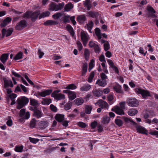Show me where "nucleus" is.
Wrapping results in <instances>:
<instances>
[{
    "instance_id": "nucleus-1",
    "label": "nucleus",
    "mask_w": 158,
    "mask_h": 158,
    "mask_svg": "<svg viewBox=\"0 0 158 158\" xmlns=\"http://www.w3.org/2000/svg\"><path fill=\"white\" fill-rule=\"evenodd\" d=\"M29 100L25 97H20L17 100V108L20 109L25 106L28 103Z\"/></svg>"
},
{
    "instance_id": "nucleus-2",
    "label": "nucleus",
    "mask_w": 158,
    "mask_h": 158,
    "mask_svg": "<svg viewBox=\"0 0 158 158\" xmlns=\"http://www.w3.org/2000/svg\"><path fill=\"white\" fill-rule=\"evenodd\" d=\"M64 6V2L57 4L53 2H52L49 5V10L52 11H57L61 10L63 8Z\"/></svg>"
},
{
    "instance_id": "nucleus-3",
    "label": "nucleus",
    "mask_w": 158,
    "mask_h": 158,
    "mask_svg": "<svg viewBox=\"0 0 158 158\" xmlns=\"http://www.w3.org/2000/svg\"><path fill=\"white\" fill-rule=\"evenodd\" d=\"M30 110L33 111V116L37 118H40L43 115L41 110L38 109L37 107H30Z\"/></svg>"
},
{
    "instance_id": "nucleus-4",
    "label": "nucleus",
    "mask_w": 158,
    "mask_h": 158,
    "mask_svg": "<svg viewBox=\"0 0 158 158\" xmlns=\"http://www.w3.org/2000/svg\"><path fill=\"white\" fill-rule=\"evenodd\" d=\"M127 102L128 106L132 107H137L139 104L138 100L134 98H128Z\"/></svg>"
},
{
    "instance_id": "nucleus-5",
    "label": "nucleus",
    "mask_w": 158,
    "mask_h": 158,
    "mask_svg": "<svg viewBox=\"0 0 158 158\" xmlns=\"http://www.w3.org/2000/svg\"><path fill=\"white\" fill-rule=\"evenodd\" d=\"M60 92V90H56L54 91L52 94V96L54 97L58 100H61L65 99V95L62 94H58Z\"/></svg>"
},
{
    "instance_id": "nucleus-6",
    "label": "nucleus",
    "mask_w": 158,
    "mask_h": 158,
    "mask_svg": "<svg viewBox=\"0 0 158 158\" xmlns=\"http://www.w3.org/2000/svg\"><path fill=\"white\" fill-rule=\"evenodd\" d=\"M136 91L138 93L141 94L144 98L146 99L147 97L151 96L150 92L148 90L137 88L136 89Z\"/></svg>"
},
{
    "instance_id": "nucleus-7",
    "label": "nucleus",
    "mask_w": 158,
    "mask_h": 158,
    "mask_svg": "<svg viewBox=\"0 0 158 158\" xmlns=\"http://www.w3.org/2000/svg\"><path fill=\"white\" fill-rule=\"evenodd\" d=\"M27 25V23L26 21L24 20H22L17 23L15 28L16 30H21L26 27Z\"/></svg>"
},
{
    "instance_id": "nucleus-8",
    "label": "nucleus",
    "mask_w": 158,
    "mask_h": 158,
    "mask_svg": "<svg viewBox=\"0 0 158 158\" xmlns=\"http://www.w3.org/2000/svg\"><path fill=\"white\" fill-rule=\"evenodd\" d=\"M81 40L83 42L84 46H85L89 39V37L87 33L84 31L81 33Z\"/></svg>"
},
{
    "instance_id": "nucleus-9",
    "label": "nucleus",
    "mask_w": 158,
    "mask_h": 158,
    "mask_svg": "<svg viewBox=\"0 0 158 158\" xmlns=\"http://www.w3.org/2000/svg\"><path fill=\"white\" fill-rule=\"evenodd\" d=\"M19 116L21 117H23L25 119H28L30 117V113L28 111L26 113V109L23 108L20 110Z\"/></svg>"
},
{
    "instance_id": "nucleus-10",
    "label": "nucleus",
    "mask_w": 158,
    "mask_h": 158,
    "mask_svg": "<svg viewBox=\"0 0 158 158\" xmlns=\"http://www.w3.org/2000/svg\"><path fill=\"white\" fill-rule=\"evenodd\" d=\"M111 111L115 112L117 114L122 115L124 114V111L123 109L118 106H115L111 109Z\"/></svg>"
},
{
    "instance_id": "nucleus-11",
    "label": "nucleus",
    "mask_w": 158,
    "mask_h": 158,
    "mask_svg": "<svg viewBox=\"0 0 158 158\" xmlns=\"http://www.w3.org/2000/svg\"><path fill=\"white\" fill-rule=\"evenodd\" d=\"M13 31V28H10L6 30L5 29L3 28L2 30V38H3L6 35V37L10 36Z\"/></svg>"
},
{
    "instance_id": "nucleus-12",
    "label": "nucleus",
    "mask_w": 158,
    "mask_h": 158,
    "mask_svg": "<svg viewBox=\"0 0 158 158\" xmlns=\"http://www.w3.org/2000/svg\"><path fill=\"white\" fill-rule=\"evenodd\" d=\"M136 129L138 132L141 134L148 135V130L142 126H137L136 127Z\"/></svg>"
},
{
    "instance_id": "nucleus-13",
    "label": "nucleus",
    "mask_w": 158,
    "mask_h": 158,
    "mask_svg": "<svg viewBox=\"0 0 158 158\" xmlns=\"http://www.w3.org/2000/svg\"><path fill=\"white\" fill-rule=\"evenodd\" d=\"M3 79L4 82V87L5 88L9 86L11 87H13V85L11 80H7L6 77H3Z\"/></svg>"
},
{
    "instance_id": "nucleus-14",
    "label": "nucleus",
    "mask_w": 158,
    "mask_h": 158,
    "mask_svg": "<svg viewBox=\"0 0 158 158\" xmlns=\"http://www.w3.org/2000/svg\"><path fill=\"white\" fill-rule=\"evenodd\" d=\"M96 104L102 108H106L108 106V103L106 102L101 99L98 100L97 102L95 103V104Z\"/></svg>"
},
{
    "instance_id": "nucleus-15",
    "label": "nucleus",
    "mask_w": 158,
    "mask_h": 158,
    "mask_svg": "<svg viewBox=\"0 0 158 158\" xmlns=\"http://www.w3.org/2000/svg\"><path fill=\"white\" fill-rule=\"evenodd\" d=\"M40 12L38 10L33 12L30 15V18L33 22H34L37 18L38 16L40 15Z\"/></svg>"
},
{
    "instance_id": "nucleus-16",
    "label": "nucleus",
    "mask_w": 158,
    "mask_h": 158,
    "mask_svg": "<svg viewBox=\"0 0 158 158\" xmlns=\"http://www.w3.org/2000/svg\"><path fill=\"white\" fill-rule=\"evenodd\" d=\"M108 81L102 79H98L96 81V84H98L99 86L102 87H105L107 84Z\"/></svg>"
},
{
    "instance_id": "nucleus-17",
    "label": "nucleus",
    "mask_w": 158,
    "mask_h": 158,
    "mask_svg": "<svg viewBox=\"0 0 158 158\" xmlns=\"http://www.w3.org/2000/svg\"><path fill=\"white\" fill-rule=\"evenodd\" d=\"M52 92V89H47L41 92H39L38 94L42 97H44L50 95Z\"/></svg>"
},
{
    "instance_id": "nucleus-18",
    "label": "nucleus",
    "mask_w": 158,
    "mask_h": 158,
    "mask_svg": "<svg viewBox=\"0 0 158 158\" xmlns=\"http://www.w3.org/2000/svg\"><path fill=\"white\" fill-rule=\"evenodd\" d=\"M86 20V17L84 15H81L78 16L77 18V22L81 24L83 23Z\"/></svg>"
},
{
    "instance_id": "nucleus-19",
    "label": "nucleus",
    "mask_w": 158,
    "mask_h": 158,
    "mask_svg": "<svg viewBox=\"0 0 158 158\" xmlns=\"http://www.w3.org/2000/svg\"><path fill=\"white\" fill-rule=\"evenodd\" d=\"M91 88V86L89 84H84L80 88V90L81 92H86L89 90Z\"/></svg>"
},
{
    "instance_id": "nucleus-20",
    "label": "nucleus",
    "mask_w": 158,
    "mask_h": 158,
    "mask_svg": "<svg viewBox=\"0 0 158 158\" xmlns=\"http://www.w3.org/2000/svg\"><path fill=\"white\" fill-rule=\"evenodd\" d=\"M12 19L10 17H7L4 19L1 23L0 26L2 27H5L8 23L11 21Z\"/></svg>"
},
{
    "instance_id": "nucleus-21",
    "label": "nucleus",
    "mask_w": 158,
    "mask_h": 158,
    "mask_svg": "<svg viewBox=\"0 0 158 158\" xmlns=\"http://www.w3.org/2000/svg\"><path fill=\"white\" fill-rule=\"evenodd\" d=\"M94 23L92 21H89L88 23L86 24L85 27L88 30L89 32L91 33L93 27Z\"/></svg>"
},
{
    "instance_id": "nucleus-22",
    "label": "nucleus",
    "mask_w": 158,
    "mask_h": 158,
    "mask_svg": "<svg viewBox=\"0 0 158 158\" xmlns=\"http://www.w3.org/2000/svg\"><path fill=\"white\" fill-rule=\"evenodd\" d=\"M55 118L59 122H61L64 119V114H57L55 117Z\"/></svg>"
},
{
    "instance_id": "nucleus-23",
    "label": "nucleus",
    "mask_w": 158,
    "mask_h": 158,
    "mask_svg": "<svg viewBox=\"0 0 158 158\" xmlns=\"http://www.w3.org/2000/svg\"><path fill=\"white\" fill-rule=\"evenodd\" d=\"M9 53H5L2 55L0 57V60L4 64L8 59Z\"/></svg>"
},
{
    "instance_id": "nucleus-24",
    "label": "nucleus",
    "mask_w": 158,
    "mask_h": 158,
    "mask_svg": "<svg viewBox=\"0 0 158 158\" xmlns=\"http://www.w3.org/2000/svg\"><path fill=\"white\" fill-rule=\"evenodd\" d=\"M75 104L77 106L82 105L84 102V99L81 98H76L74 101Z\"/></svg>"
},
{
    "instance_id": "nucleus-25",
    "label": "nucleus",
    "mask_w": 158,
    "mask_h": 158,
    "mask_svg": "<svg viewBox=\"0 0 158 158\" xmlns=\"http://www.w3.org/2000/svg\"><path fill=\"white\" fill-rule=\"evenodd\" d=\"M39 126L40 129H43L48 126V123L44 121H41L39 122Z\"/></svg>"
},
{
    "instance_id": "nucleus-26",
    "label": "nucleus",
    "mask_w": 158,
    "mask_h": 158,
    "mask_svg": "<svg viewBox=\"0 0 158 158\" xmlns=\"http://www.w3.org/2000/svg\"><path fill=\"white\" fill-rule=\"evenodd\" d=\"M58 23L57 21H53L52 20H48L44 23V25L45 26L56 25L58 24Z\"/></svg>"
},
{
    "instance_id": "nucleus-27",
    "label": "nucleus",
    "mask_w": 158,
    "mask_h": 158,
    "mask_svg": "<svg viewBox=\"0 0 158 158\" xmlns=\"http://www.w3.org/2000/svg\"><path fill=\"white\" fill-rule=\"evenodd\" d=\"M84 5L88 10H89L91 7V2L90 0H86L84 2Z\"/></svg>"
},
{
    "instance_id": "nucleus-28",
    "label": "nucleus",
    "mask_w": 158,
    "mask_h": 158,
    "mask_svg": "<svg viewBox=\"0 0 158 158\" xmlns=\"http://www.w3.org/2000/svg\"><path fill=\"white\" fill-rule=\"evenodd\" d=\"M137 110L133 108L130 109L127 112L128 114L131 116H134L137 114Z\"/></svg>"
},
{
    "instance_id": "nucleus-29",
    "label": "nucleus",
    "mask_w": 158,
    "mask_h": 158,
    "mask_svg": "<svg viewBox=\"0 0 158 158\" xmlns=\"http://www.w3.org/2000/svg\"><path fill=\"white\" fill-rule=\"evenodd\" d=\"M89 15L93 18H96L99 15V14L97 12L90 11L88 12Z\"/></svg>"
},
{
    "instance_id": "nucleus-30",
    "label": "nucleus",
    "mask_w": 158,
    "mask_h": 158,
    "mask_svg": "<svg viewBox=\"0 0 158 158\" xmlns=\"http://www.w3.org/2000/svg\"><path fill=\"white\" fill-rule=\"evenodd\" d=\"M92 106L90 105H86L85 107V113L88 114H90L92 110Z\"/></svg>"
},
{
    "instance_id": "nucleus-31",
    "label": "nucleus",
    "mask_w": 158,
    "mask_h": 158,
    "mask_svg": "<svg viewBox=\"0 0 158 158\" xmlns=\"http://www.w3.org/2000/svg\"><path fill=\"white\" fill-rule=\"evenodd\" d=\"M144 122L147 123L151 124L152 123H158V119L156 118H154L152 121L149 119H147L144 120Z\"/></svg>"
},
{
    "instance_id": "nucleus-32",
    "label": "nucleus",
    "mask_w": 158,
    "mask_h": 158,
    "mask_svg": "<svg viewBox=\"0 0 158 158\" xmlns=\"http://www.w3.org/2000/svg\"><path fill=\"white\" fill-rule=\"evenodd\" d=\"M123 118L126 123H131L134 125L136 124V123L134 121H133L131 119L129 118L126 117H123Z\"/></svg>"
},
{
    "instance_id": "nucleus-33",
    "label": "nucleus",
    "mask_w": 158,
    "mask_h": 158,
    "mask_svg": "<svg viewBox=\"0 0 158 158\" xmlns=\"http://www.w3.org/2000/svg\"><path fill=\"white\" fill-rule=\"evenodd\" d=\"M88 64L87 63H85L83 64L82 67L83 75H85L87 72V70Z\"/></svg>"
},
{
    "instance_id": "nucleus-34",
    "label": "nucleus",
    "mask_w": 158,
    "mask_h": 158,
    "mask_svg": "<svg viewBox=\"0 0 158 158\" xmlns=\"http://www.w3.org/2000/svg\"><path fill=\"white\" fill-rule=\"evenodd\" d=\"M73 7V5L71 3H69L67 4L65 6L64 10L65 11H68L70 10Z\"/></svg>"
},
{
    "instance_id": "nucleus-35",
    "label": "nucleus",
    "mask_w": 158,
    "mask_h": 158,
    "mask_svg": "<svg viewBox=\"0 0 158 158\" xmlns=\"http://www.w3.org/2000/svg\"><path fill=\"white\" fill-rule=\"evenodd\" d=\"M23 149V145H17L14 148L15 151L18 152H22Z\"/></svg>"
},
{
    "instance_id": "nucleus-36",
    "label": "nucleus",
    "mask_w": 158,
    "mask_h": 158,
    "mask_svg": "<svg viewBox=\"0 0 158 158\" xmlns=\"http://www.w3.org/2000/svg\"><path fill=\"white\" fill-rule=\"evenodd\" d=\"M50 14V13L49 11H47L45 12H43L40 15L39 17V19H40L41 18H43L44 17H48L49 16Z\"/></svg>"
},
{
    "instance_id": "nucleus-37",
    "label": "nucleus",
    "mask_w": 158,
    "mask_h": 158,
    "mask_svg": "<svg viewBox=\"0 0 158 158\" xmlns=\"http://www.w3.org/2000/svg\"><path fill=\"white\" fill-rule=\"evenodd\" d=\"M30 105L33 106L34 107H37L39 106V104L37 100L34 99L30 98Z\"/></svg>"
},
{
    "instance_id": "nucleus-38",
    "label": "nucleus",
    "mask_w": 158,
    "mask_h": 158,
    "mask_svg": "<svg viewBox=\"0 0 158 158\" xmlns=\"http://www.w3.org/2000/svg\"><path fill=\"white\" fill-rule=\"evenodd\" d=\"M110 118L107 116H104L102 119V123L104 124L108 123L110 121Z\"/></svg>"
},
{
    "instance_id": "nucleus-39",
    "label": "nucleus",
    "mask_w": 158,
    "mask_h": 158,
    "mask_svg": "<svg viewBox=\"0 0 158 158\" xmlns=\"http://www.w3.org/2000/svg\"><path fill=\"white\" fill-rule=\"evenodd\" d=\"M114 89L117 93H121V86L118 84H116L114 87Z\"/></svg>"
},
{
    "instance_id": "nucleus-40",
    "label": "nucleus",
    "mask_w": 158,
    "mask_h": 158,
    "mask_svg": "<svg viewBox=\"0 0 158 158\" xmlns=\"http://www.w3.org/2000/svg\"><path fill=\"white\" fill-rule=\"evenodd\" d=\"M90 55V52L88 49H85L84 51V56L85 60L88 61L89 60Z\"/></svg>"
},
{
    "instance_id": "nucleus-41",
    "label": "nucleus",
    "mask_w": 158,
    "mask_h": 158,
    "mask_svg": "<svg viewBox=\"0 0 158 158\" xmlns=\"http://www.w3.org/2000/svg\"><path fill=\"white\" fill-rule=\"evenodd\" d=\"M95 34L98 37V39H101L102 35L101 34L100 29L98 28H96L95 29Z\"/></svg>"
},
{
    "instance_id": "nucleus-42",
    "label": "nucleus",
    "mask_w": 158,
    "mask_h": 158,
    "mask_svg": "<svg viewBox=\"0 0 158 158\" xmlns=\"http://www.w3.org/2000/svg\"><path fill=\"white\" fill-rule=\"evenodd\" d=\"M23 53L20 52H19L14 58L15 60H17L21 59L22 58Z\"/></svg>"
},
{
    "instance_id": "nucleus-43",
    "label": "nucleus",
    "mask_w": 158,
    "mask_h": 158,
    "mask_svg": "<svg viewBox=\"0 0 158 158\" xmlns=\"http://www.w3.org/2000/svg\"><path fill=\"white\" fill-rule=\"evenodd\" d=\"M77 88L76 86L74 84H70L64 88V89H75Z\"/></svg>"
},
{
    "instance_id": "nucleus-44",
    "label": "nucleus",
    "mask_w": 158,
    "mask_h": 158,
    "mask_svg": "<svg viewBox=\"0 0 158 158\" xmlns=\"http://www.w3.org/2000/svg\"><path fill=\"white\" fill-rule=\"evenodd\" d=\"M62 15V13L58 12L53 15L52 17L55 19H57L60 18Z\"/></svg>"
},
{
    "instance_id": "nucleus-45",
    "label": "nucleus",
    "mask_w": 158,
    "mask_h": 158,
    "mask_svg": "<svg viewBox=\"0 0 158 158\" xmlns=\"http://www.w3.org/2000/svg\"><path fill=\"white\" fill-rule=\"evenodd\" d=\"M95 74L94 72L92 71L90 73L89 76L88 78V81L89 83H91L92 82V80L94 78Z\"/></svg>"
},
{
    "instance_id": "nucleus-46",
    "label": "nucleus",
    "mask_w": 158,
    "mask_h": 158,
    "mask_svg": "<svg viewBox=\"0 0 158 158\" xmlns=\"http://www.w3.org/2000/svg\"><path fill=\"white\" fill-rule=\"evenodd\" d=\"M68 31L70 33L72 36L74 35V32L72 27L70 25H68L66 27Z\"/></svg>"
},
{
    "instance_id": "nucleus-47",
    "label": "nucleus",
    "mask_w": 158,
    "mask_h": 158,
    "mask_svg": "<svg viewBox=\"0 0 158 158\" xmlns=\"http://www.w3.org/2000/svg\"><path fill=\"white\" fill-rule=\"evenodd\" d=\"M76 95L74 92H71L69 95V99L73 100L76 98Z\"/></svg>"
},
{
    "instance_id": "nucleus-48",
    "label": "nucleus",
    "mask_w": 158,
    "mask_h": 158,
    "mask_svg": "<svg viewBox=\"0 0 158 158\" xmlns=\"http://www.w3.org/2000/svg\"><path fill=\"white\" fill-rule=\"evenodd\" d=\"M51 102L50 99H45L43 100L42 104L44 105H48Z\"/></svg>"
},
{
    "instance_id": "nucleus-49",
    "label": "nucleus",
    "mask_w": 158,
    "mask_h": 158,
    "mask_svg": "<svg viewBox=\"0 0 158 158\" xmlns=\"http://www.w3.org/2000/svg\"><path fill=\"white\" fill-rule=\"evenodd\" d=\"M36 120L35 118H33L30 121V128H34L36 126Z\"/></svg>"
},
{
    "instance_id": "nucleus-50",
    "label": "nucleus",
    "mask_w": 158,
    "mask_h": 158,
    "mask_svg": "<svg viewBox=\"0 0 158 158\" xmlns=\"http://www.w3.org/2000/svg\"><path fill=\"white\" fill-rule=\"evenodd\" d=\"M115 123L116 124L118 125V127L121 126L123 123V122L120 119H115Z\"/></svg>"
},
{
    "instance_id": "nucleus-51",
    "label": "nucleus",
    "mask_w": 158,
    "mask_h": 158,
    "mask_svg": "<svg viewBox=\"0 0 158 158\" xmlns=\"http://www.w3.org/2000/svg\"><path fill=\"white\" fill-rule=\"evenodd\" d=\"M72 106V103L70 102H69L68 103H66L64 106V108L66 110H68L70 109Z\"/></svg>"
},
{
    "instance_id": "nucleus-52",
    "label": "nucleus",
    "mask_w": 158,
    "mask_h": 158,
    "mask_svg": "<svg viewBox=\"0 0 158 158\" xmlns=\"http://www.w3.org/2000/svg\"><path fill=\"white\" fill-rule=\"evenodd\" d=\"M94 95L96 97H99L101 96L102 93L99 91L95 90L93 91Z\"/></svg>"
},
{
    "instance_id": "nucleus-53",
    "label": "nucleus",
    "mask_w": 158,
    "mask_h": 158,
    "mask_svg": "<svg viewBox=\"0 0 158 158\" xmlns=\"http://www.w3.org/2000/svg\"><path fill=\"white\" fill-rule=\"evenodd\" d=\"M103 46L104 49L105 51H107L110 48L109 44L107 41L104 44Z\"/></svg>"
},
{
    "instance_id": "nucleus-54",
    "label": "nucleus",
    "mask_w": 158,
    "mask_h": 158,
    "mask_svg": "<svg viewBox=\"0 0 158 158\" xmlns=\"http://www.w3.org/2000/svg\"><path fill=\"white\" fill-rule=\"evenodd\" d=\"M95 52L99 53L101 51V48L98 44L94 48Z\"/></svg>"
},
{
    "instance_id": "nucleus-55",
    "label": "nucleus",
    "mask_w": 158,
    "mask_h": 158,
    "mask_svg": "<svg viewBox=\"0 0 158 158\" xmlns=\"http://www.w3.org/2000/svg\"><path fill=\"white\" fill-rule=\"evenodd\" d=\"M96 43V42L95 41H90L89 44V47L91 48H94L97 44Z\"/></svg>"
},
{
    "instance_id": "nucleus-56",
    "label": "nucleus",
    "mask_w": 158,
    "mask_h": 158,
    "mask_svg": "<svg viewBox=\"0 0 158 158\" xmlns=\"http://www.w3.org/2000/svg\"><path fill=\"white\" fill-rule=\"evenodd\" d=\"M101 79L108 81L107 76L104 73H102L100 74Z\"/></svg>"
},
{
    "instance_id": "nucleus-57",
    "label": "nucleus",
    "mask_w": 158,
    "mask_h": 158,
    "mask_svg": "<svg viewBox=\"0 0 158 158\" xmlns=\"http://www.w3.org/2000/svg\"><path fill=\"white\" fill-rule=\"evenodd\" d=\"M77 44L78 47V50L79 51H81L83 48V46L81 43L80 42L78 41L77 43Z\"/></svg>"
},
{
    "instance_id": "nucleus-58",
    "label": "nucleus",
    "mask_w": 158,
    "mask_h": 158,
    "mask_svg": "<svg viewBox=\"0 0 158 158\" xmlns=\"http://www.w3.org/2000/svg\"><path fill=\"white\" fill-rule=\"evenodd\" d=\"M119 106L120 108L123 110L125 109V106L126 104V102H122L119 103Z\"/></svg>"
},
{
    "instance_id": "nucleus-59",
    "label": "nucleus",
    "mask_w": 158,
    "mask_h": 158,
    "mask_svg": "<svg viewBox=\"0 0 158 158\" xmlns=\"http://www.w3.org/2000/svg\"><path fill=\"white\" fill-rule=\"evenodd\" d=\"M50 108L51 110L54 112H56L57 111V108L56 106L52 104L50 105Z\"/></svg>"
},
{
    "instance_id": "nucleus-60",
    "label": "nucleus",
    "mask_w": 158,
    "mask_h": 158,
    "mask_svg": "<svg viewBox=\"0 0 158 158\" xmlns=\"http://www.w3.org/2000/svg\"><path fill=\"white\" fill-rule=\"evenodd\" d=\"M69 16L68 15L65 16L63 19L64 22L65 23L69 22Z\"/></svg>"
},
{
    "instance_id": "nucleus-61",
    "label": "nucleus",
    "mask_w": 158,
    "mask_h": 158,
    "mask_svg": "<svg viewBox=\"0 0 158 158\" xmlns=\"http://www.w3.org/2000/svg\"><path fill=\"white\" fill-rule=\"evenodd\" d=\"M39 141V139H38L30 137V142L34 143H36Z\"/></svg>"
},
{
    "instance_id": "nucleus-62",
    "label": "nucleus",
    "mask_w": 158,
    "mask_h": 158,
    "mask_svg": "<svg viewBox=\"0 0 158 158\" xmlns=\"http://www.w3.org/2000/svg\"><path fill=\"white\" fill-rule=\"evenodd\" d=\"M38 54L39 55V58H41L44 54V53L41 51L40 49H39L38 51Z\"/></svg>"
},
{
    "instance_id": "nucleus-63",
    "label": "nucleus",
    "mask_w": 158,
    "mask_h": 158,
    "mask_svg": "<svg viewBox=\"0 0 158 158\" xmlns=\"http://www.w3.org/2000/svg\"><path fill=\"white\" fill-rule=\"evenodd\" d=\"M77 124L79 127L82 128H85L86 126V124L83 122H79Z\"/></svg>"
},
{
    "instance_id": "nucleus-64",
    "label": "nucleus",
    "mask_w": 158,
    "mask_h": 158,
    "mask_svg": "<svg viewBox=\"0 0 158 158\" xmlns=\"http://www.w3.org/2000/svg\"><path fill=\"white\" fill-rule=\"evenodd\" d=\"M149 134L152 135L156 136L157 137H158V131H153L150 132Z\"/></svg>"
}]
</instances>
